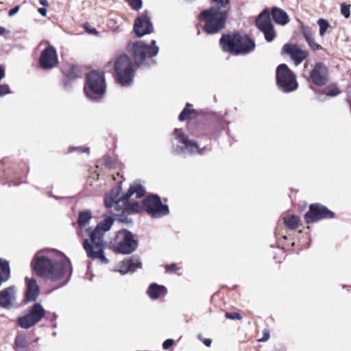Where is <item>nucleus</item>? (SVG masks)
I'll use <instances>...</instances> for the list:
<instances>
[{
	"label": "nucleus",
	"mask_w": 351,
	"mask_h": 351,
	"mask_svg": "<svg viewBox=\"0 0 351 351\" xmlns=\"http://www.w3.org/2000/svg\"><path fill=\"white\" fill-rule=\"evenodd\" d=\"M92 219L90 210H86L79 213L77 218L78 229L77 234L83 239L82 245L87 256L92 260H98L103 264L108 263L109 261L104 254L105 242L104 241V232L109 230L112 225L113 220L110 217L104 219L97 226L92 229L86 228Z\"/></svg>",
	"instance_id": "obj_1"
},
{
	"label": "nucleus",
	"mask_w": 351,
	"mask_h": 351,
	"mask_svg": "<svg viewBox=\"0 0 351 351\" xmlns=\"http://www.w3.org/2000/svg\"><path fill=\"white\" fill-rule=\"evenodd\" d=\"M122 188L117 185L112 188L104 197V204L110 210L111 215L121 221H125L129 215L133 214L132 210L128 209L133 202H138L132 199L143 197L146 191L140 183L134 182L130 185L127 192L122 194Z\"/></svg>",
	"instance_id": "obj_2"
},
{
	"label": "nucleus",
	"mask_w": 351,
	"mask_h": 351,
	"mask_svg": "<svg viewBox=\"0 0 351 351\" xmlns=\"http://www.w3.org/2000/svg\"><path fill=\"white\" fill-rule=\"evenodd\" d=\"M213 6L202 11L198 20L204 23L202 30L213 35L221 32L226 25L231 5L230 0H210Z\"/></svg>",
	"instance_id": "obj_3"
},
{
	"label": "nucleus",
	"mask_w": 351,
	"mask_h": 351,
	"mask_svg": "<svg viewBox=\"0 0 351 351\" xmlns=\"http://www.w3.org/2000/svg\"><path fill=\"white\" fill-rule=\"evenodd\" d=\"M219 46L223 51L239 56L251 53L256 45L247 34L233 32L222 34L219 39Z\"/></svg>",
	"instance_id": "obj_4"
},
{
	"label": "nucleus",
	"mask_w": 351,
	"mask_h": 351,
	"mask_svg": "<svg viewBox=\"0 0 351 351\" xmlns=\"http://www.w3.org/2000/svg\"><path fill=\"white\" fill-rule=\"evenodd\" d=\"M32 265L38 276L49 278L52 280L63 278L70 267V263L67 261H56L45 256L35 257Z\"/></svg>",
	"instance_id": "obj_5"
},
{
	"label": "nucleus",
	"mask_w": 351,
	"mask_h": 351,
	"mask_svg": "<svg viewBox=\"0 0 351 351\" xmlns=\"http://www.w3.org/2000/svg\"><path fill=\"white\" fill-rule=\"evenodd\" d=\"M113 65V77L114 81L122 86H130L133 82L135 69L132 60L126 54L117 56L113 62L109 61L106 68Z\"/></svg>",
	"instance_id": "obj_6"
},
{
	"label": "nucleus",
	"mask_w": 351,
	"mask_h": 351,
	"mask_svg": "<svg viewBox=\"0 0 351 351\" xmlns=\"http://www.w3.org/2000/svg\"><path fill=\"white\" fill-rule=\"evenodd\" d=\"M128 209L133 213L145 211L154 218H160L169 213V206L162 204L158 195H147L141 202H133Z\"/></svg>",
	"instance_id": "obj_7"
},
{
	"label": "nucleus",
	"mask_w": 351,
	"mask_h": 351,
	"mask_svg": "<svg viewBox=\"0 0 351 351\" xmlns=\"http://www.w3.org/2000/svg\"><path fill=\"white\" fill-rule=\"evenodd\" d=\"M84 90L86 95L92 100L101 98L106 92L104 73L96 70L88 72Z\"/></svg>",
	"instance_id": "obj_8"
},
{
	"label": "nucleus",
	"mask_w": 351,
	"mask_h": 351,
	"mask_svg": "<svg viewBox=\"0 0 351 351\" xmlns=\"http://www.w3.org/2000/svg\"><path fill=\"white\" fill-rule=\"evenodd\" d=\"M110 243L114 252L123 254H131L138 246L134 234L125 229L119 231Z\"/></svg>",
	"instance_id": "obj_9"
},
{
	"label": "nucleus",
	"mask_w": 351,
	"mask_h": 351,
	"mask_svg": "<svg viewBox=\"0 0 351 351\" xmlns=\"http://www.w3.org/2000/svg\"><path fill=\"white\" fill-rule=\"evenodd\" d=\"M276 77L277 85L284 92L289 93L298 88L296 77L287 64H281L278 66Z\"/></svg>",
	"instance_id": "obj_10"
},
{
	"label": "nucleus",
	"mask_w": 351,
	"mask_h": 351,
	"mask_svg": "<svg viewBox=\"0 0 351 351\" xmlns=\"http://www.w3.org/2000/svg\"><path fill=\"white\" fill-rule=\"evenodd\" d=\"M133 58L136 65L142 64L147 58L155 56L158 52V47L156 46V41L152 40L151 45L145 44L142 41H136L133 44Z\"/></svg>",
	"instance_id": "obj_11"
},
{
	"label": "nucleus",
	"mask_w": 351,
	"mask_h": 351,
	"mask_svg": "<svg viewBox=\"0 0 351 351\" xmlns=\"http://www.w3.org/2000/svg\"><path fill=\"white\" fill-rule=\"evenodd\" d=\"M193 105L190 103L186 104L185 108L179 114L178 119L180 121H184L188 119H199L201 117L204 123L201 125L202 130L204 132L206 135H211L215 131V127L216 121L213 120H207L204 116L201 114L197 110L191 109Z\"/></svg>",
	"instance_id": "obj_12"
},
{
	"label": "nucleus",
	"mask_w": 351,
	"mask_h": 351,
	"mask_svg": "<svg viewBox=\"0 0 351 351\" xmlns=\"http://www.w3.org/2000/svg\"><path fill=\"white\" fill-rule=\"evenodd\" d=\"M45 315V311L40 303H35L28 309V313L19 317L18 324L23 328L27 329L39 322Z\"/></svg>",
	"instance_id": "obj_13"
},
{
	"label": "nucleus",
	"mask_w": 351,
	"mask_h": 351,
	"mask_svg": "<svg viewBox=\"0 0 351 351\" xmlns=\"http://www.w3.org/2000/svg\"><path fill=\"white\" fill-rule=\"evenodd\" d=\"M335 213L326 206L319 204H311L308 212L304 215V221L307 224L316 223L322 219H332Z\"/></svg>",
	"instance_id": "obj_14"
},
{
	"label": "nucleus",
	"mask_w": 351,
	"mask_h": 351,
	"mask_svg": "<svg viewBox=\"0 0 351 351\" xmlns=\"http://www.w3.org/2000/svg\"><path fill=\"white\" fill-rule=\"evenodd\" d=\"M256 25L264 34L265 40L271 42L276 38V34L270 19V11L265 9L256 18Z\"/></svg>",
	"instance_id": "obj_15"
},
{
	"label": "nucleus",
	"mask_w": 351,
	"mask_h": 351,
	"mask_svg": "<svg viewBox=\"0 0 351 351\" xmlns=\"http://www.w3.org/2000/svg\"><path fill=\"white\" fill-rule=\"evenodd\" d=\"M308 81L317 86H324L329 81V72L326 65L323 62L315 64L310 72Z\"/></svg>",
	"instance_id": "obj_16"
},
{
	"label": "nucleus",
	"mask_w": 351,
	"mask_h": 351,
	"mask_svg": "<svg viewBox=\"0 0 351 351\" xmlns=\"http://www.w3.org/2000/svg\"><path fill=\"white\" fill-rule=\"evenodd\" d=\"M59 63L56 49L52 45L47 46L42 52L39 58V64L45 70L55 67Z\"/></svg>",
	"instance_id": "obj_17"
},
{
	"label": "nucleus",
	"mask_w": 351,
	"mask_h": 351,
	"mask_svg": "<svg viewBox=\"0 0 351 351\" xmlns=\"http://www.w3.org/2000/svg\"><path fill=\"white\" fill-rule=\"evenodd\" d=\"M282 53L289 55L295 65L302 63L309 55L307 50L302 49L297 45L290 43L283 45Z\"/></svg>",
	"instance_id": "obj_18"
},
{
	"label": "nucleus",
	"mask_w": 351,
	"mask_h": 351,
	"mask_svg": "<svg viewBox=\"0 0 351 351\" xmlns=\"http://www.w3.org/2000/svg\"><path fill=\"white\" fill-rule=\"evenodd\" d=\"M134 31L138 37L152 32L153 27L149 17L146 15L138 17L134 21Z\"/></svg>",
	"instance_id": "obj_19"
},
{
	"label": "nucleus",
	"mask_w": 351,
	"mask_h": 351,
	"mask_svg": "<svg viewBox=\"0 0 351 351\" xmlns=\"http://www.w3.org/2000/svg\"><path fill=\"white\" fill-rule=\"evenodd\" d=\"M62 84L64 87L69 86L76 80L82 77L80 67L76 64H70L66 69L62 71Z\"/></svg>",
	"instance_id": "obj_20"
},
{
	"label": "nucleus",
	"mask_w": 351,
	"mask_h": 351,
	"mask_svg": "<svg viewBox=\"0 0 351 351\" xmlns=\"http://www.w3.org/2000/svg\"><path fill=\"white\" fill-rule=\"evenodd\" d=\"M16 301V291L14 286L6 287L0 291V307L10 308Z\"/></svg>",
	"instance_id": "obj_21"
},
{
	"label": "nucleus",
	"mask_w": 351,
	"mask_h": 351,
	"mask_svg": "<svg viewBox=\"0 0 351 351\" xmlns=\"http://www.w3.org/2000/svg\"><path fill=\"white\" fill-rule=\"evenodd\" d=\"M26 283L25 299L27 302L35 301L40 293V288L34 278L26 277L25 278Z\"/></svg>",
	"instance_id": "obj_22"
},
{
	"label": "nucleus",
	"mask_w": 351,
	"mask_h": 351,
	"mask_svg": "<svg viewBox=\"0 0 351 351\" xmlns=\"http://www.w3.org/2000/svg\"><path fill=\"white\" fill-rule=\"evenodd\" d=\"M300 29L306 43L313 51H317L323 49L322 45L315 42L313 38V32L311 27L305 25L302 22H300Z\"/></svg>",
	"instance_id": "obj_23"
},
{
	"label": "nucleus",
	"mask_w": 351,
	"mask_h": 351,
	"mask_svg": "<svg viewBox=\"0 0 351 351\" xmlns=\"http://www.w3.org/2000/svg\"><path fill=\"white\" fill-rule=\"evenodd\" d=\"M141 263L138 258L132 256L128 258H125L120 263L119 272L122 274H125L129 271L134 272L138 268L141 267Z\"/></svg>",
	"instance_id": "obj_24"
},
{
	"label": "nucleus",
	"mask_w": 351,
	"mask_h": 351,
	"mask_svg": "<svg viewBox=\"0 0 351 351\" xmlns=\"http://www.w3.org/2000/svg\"><path fill=\"white\" fill-rule=\"evenodd\" d=\"M174 134L179 143L184 144V148L191 154L195 153L197 149V143L195 141L190 140L187 135L183 133L181 130L176 128Z\"/></svg>",
	"instance_id": "obj_25"
},
{
	"label": "nucleus",
	"mask_w": 351,
	"mask_h": 351,
	"mask_svg": "<svg viewBox=\"0 0 351 351\" xmlns=\"http://www.w3.org/2000/svg\"><path fill=\"white\" fill-rule=\"evenodd\" d=\"M30 343L25 333H18L14 341L13 349L14 351H28Z\"/></svg>",
	"instance_id": "obj_26"
},
{
	"label": "nucleus",
	"mask_w": 351,
	"mask_h": 351,
	"mask_svg": "<svg viewBox=\"0 0 351 351\" xmlns=\"http://www.w3.org/2000/svg\"><path fill=\"white\" fill-rule=\"evenodd\" d=\"M273 20L277 24L285 25L289 22V18L287 12L281 8L274 7L270 12Z\"/></svg>",
	"instance_id": "obj_27"
},
{
	"label": "nucleus",
	"mask_w": 351,
	"mask_h": 351,
	"mask_svg": "<svg viewBox=\"0 0 351 351\" xmlns=\"http://www.w3.org/2000/svg\"><path fill=\"white\" fill-rule=\"evenodd\" d=\"M167 293V290L165 286L159 285L156 283H152L147 290V294L152 300L163 297Z\"/></svg>",
	"instance_id": "obj_28"
},
{
	"label": "nucleus",
	"mask_w": 351,
	"mask_h": 351,
	"mask_svg": "<svg viewBox=\"0 0 351 351\" xmlns=\"http://www.w3.org/2000/svg\"><path fill=\"white\" fill-rule=\"evenodd\" d=\"M10 278V268L9 262L0 258V287Z\"/></svg>",
	"instance_id": "obj_29"
},
{
	"label": "nucleus",
	"mask_w": 351,
	"mask_h": 351,
	"mask_svg": "<svg viewBox=\"0 0 351 351\" xmlns=\"http://www.w3.org/2000/svg\"><path fill=\"white\" fill-rule=\"evenodd\" d=\"M282 219L285 226L292 230H295L300 223V217L295 215H287Z\"/></svg>",
	"instance_id": "obj_30"
},
{
	"label": "nucleus",
	"mask_w": 351,
	"mask_h": 351,
	"mask_svg": "<svg viewBox=\"0 0 351 351\" xmlns=\"http://www.w3.org/2000/svg\"><path fill=\"white\" fill-rule=\"evenodd\" d=\"M341 93V90L338 87H337L335 85H330L327 86L324 90H323V93L330 96V97H335Z\"/></svg>",
	"instance_id": "obj_31"
},
{
	"label": "nucleus",
	"mask_w": 351,
	"mask_h": 351,
	"mask_svg": "<svg viewBox=\"0 0 351 351\" xmlns=\"http://www.w3.org/2000/svg\"><path fill=\"white\" fill-rule=\"evenodd\" d=\"M317 24L319 27V35L323 36L326 34L330 24L328 21L324 19H319L317 21Z\"/></svg>",
	"instance_id": "obj_32"
},
{
	"label": "nucleus",
	"mask_w": 351,
	"mask_h": 351,
	"mask_svg": "<svg viewBox=\"0 0 351 351\" xmlns=\"http://www.w3.org/2000/svg\"><path fill=\"white\" fill-rule=\"evenodd\" d=\"M117 161L111 156H105L104 165L108 169H114L117 167Z\"/></svg>",
	"instance_id": "obj_33"
},
{
	"label": "nucleus",
	"mask_w": 351,
	"mask_h": 351,
	"mask_svg": "<svg viewBox=\"0 0 351 351\" xmlns=\"http://www.w3.org/2000/svg\"><path fill=\"white\" fill-rule=\"evenodd\" d=\"M134 10H138L142 8V0H125Z\"/></svg>",
	"instance_id": "obj_34"
},
{
	"label": "nucleus",
	"mask_w": 351,
	"mask_h": 351,
	"mask_svg": "<svg viewBox=\"0 0 351 351\" xmlns=\"http://www.w3.org/2000/svg\"><path fill=\"white\" fill-rule=\"evenodd\" d=\"M180 269L176 263H171L165 266V272L168 274H176Z\"/></svg>",
	"instance_id": "obj_35"
},
{
	"label": "nucleus",
	"mask_w": 351,
	"mask_h": 351,
	"mask_svg": "<svg viewBox=\"0 0 351 351\" xmlns=\"http://www.w3.org/2000/svg\"><path fill=\"white\" fill-rule=\"evenodd\" d=\"M350 5H348L346 3H341V13L346 19L349 18L350 16Z\"/></svg>",
	"instance_id": "obj_36"
},
{
	"label": "nucleus",
	"mask_w": 351,
	"mask_h": 351,
	"mask_svg": "<svg viewBox=\"0 0 351 351\" xmlns=\"http://www.w3.org/2000/svg\"><path fill=\"white\" fill-rule=\"evenodd\" d=\"M74 151H76L79 153H86L87 154H90V149L88 147H70L68 149L69 152H73Z\"/></svg>",
	"instance_id": "obj_37"
},
{
	"label": "nucleus",
	"mask_w": 351,
	"mask_h": 351,
	"mask_svg": "<svg viewBox=\"0 0 351 351\" xmlns=\"http://www.w3.org/2000/svg\"><path fill=\"white\" fill-rule=\"evenodd\" d=\"M225 317L229 319H239L241 320L242 319V316L237 312H226L225 314Z\"/></svg>",
	"instance_id": "obj_38"
},
{
	"label": "nucleus",
	"mask_w": 351,
	"mask_h": 351,
	"mask_svg": "<svg viewBox=\"0 0 351 351\" xmlns=\"http://www.w3.org/2000/svg\"><path fill=\"white\" fill-rule=\"evenodd\" d=\"M84 28L86 30V32H87L88 33H89L90 34H93V35H96V36H98V34H99L98 31L95 27L90 25V24L88 23H86L84 25Z\"/></svg>",
	"instance_id": "obj_39"
},
{
	"label": "nucleus",
	"mask_w": 351,
	"mask_h": 351,
	"mask_svg": "<svg viewBox=\"0 0 351 351\" xmlns=\"http://www.w3.org/2000/svg\"><path fill=\"white\" fill-rule=\"evenodd\" d=\"M10 89L8 84H0V97L10 93Z\"/></svg>",
	"instance_id": "obj_40"
},
{
	"label": "nucleus",
	"mask_w": 351,
	"mask_h": 351,
	"mask_svg": "<svg viewBox=\"0 0 351 351\" xmlns=\"http://www.w3.org/2000/svg\"><path fill=\"white\" fill-rule=\"evenodd\" d=\"M269 330L267 328H265L263 331V337L258 339V341L265 342L269 339Z\"/></svg>",
	"instance_id": "obj_41"
},
{
	"label": "nucleus",
	"mask_w": 351,
	"mask_h": 351,
	"mask_svg": "<svg viewBox=\"0 0 351 351\" xmlns=\"http://www.w3.org/2000/svg\"><path fill=\"white\" fill-rule=\"evenodd\" d=\"M174 344V341L172 339L165 340L162 343V348L164 350H169Z\"/></svg>",
	"instance_id": "obj_42"
},
{
	"label": "nucleus",
	"mask_w": 351,
	"mask_h": 351,
	"mask_svg": "<svg viewBox=\"0 0 351 351\" xmlns=\"http://www.w3.org/2000/svg\"><path fill=\"white\" fill-rule=\"evenodd\" d=\"M21 6L19 5H16L14 8H12L8 12V16L10 17L15 15L20 10Z\"/></svg>",
	"instance_id": "obj_43"
},
{
	"label": "nucleus",
	"mask_w": 351,
	"mask_h": 351,
	"mask_svg": "<svg viewBox=\"0 0 351 351\" xmlns=\"http://www.w3.org/2000/svg\"><path fill=\"white\" fill-rule=\"evenodd\" d=\"M199 339L207 346L210 347L212 343V340L210 339H202L200 336H199Z\"/></svg>",
	"instance_id": "obj_44"
},
{
	"label": "nucleus",
	"mask_w": 351,
	"mask_h": 351,
	"mask_svg": "<svg viewBox=\"0 0 351 351\" xmlns=\"http://www.w3.org/2000/svg\"><path fill=\"white\" fill-rule=\"evenodd\" d=\"M38 11L43 16H45L47 15V10L45 8H40Z\"/></svg>",
	"instance_id": "obj_45"
},
{
	"label": "nucleus",
	"mask_w": 351,
	"mask_h": 351,
	"mask_svg": "<svg viewBox=\"0 0 351 351\" xmlns=\"http://www.w3.org/2000/svg\"><path fill=\"white\" fill-rule=\"evenodd\" d=\"M206 149V147H202V148H199V147L197 146V149H196L195 153H197L199 155H202L204 153Z\"/></svg>",
	"instance_id": "obj_46"
},
{
	"label": "nucleus",
	"mask_w": 351,
	"mask_h": 351,
	"mask_svg": "<svg viewBox=\"0 0 351 351\" xmlns=\"http://www.w3.org/2000/svg\"><path fill=\"white\" fill-rule=\"evenodd\" d=\"M39 3L44 7H48L49 5L47 0H39Z\"/></svg>",
	"instance_id": "obj_47"
},
{
	"label": "nucleus",
	"mask_w": 351,
	"mask_h": 351,
	"mask_svg": "<svg viewBox=\"0 0 351 351\" xmlns=\"http://www.w3.org/2000/svg\"><path fill=\"white\" fill-rule=\"evenodd\" d=\"M5 77V71L3 68L0 66V80H1Z\"/></svg>",
	"instance_id": "obj_48"
},
{
	"label": "nucleus",
	"mask_w": 351,
	"mask_h": 351,
	"mask_svg": "<svg viewBox=\"0 0 351 351\" xmlns=\"http://www.w3.org/2000/svg\"><path fill=\"white\" fill-rule=\"evenodd\" d=\"M5 32V28L3 27H0V35L4 34Z\"/></svg>",
	"instance_id": "obj_49"
},
{
	"label": "nucleus",
	"mask_w": 351,
	"mask_h": 351,
	"mask_svg": "<svg viewBox=\"0 0 351 351\" xmlns=\"http://www.w3.org/2000/svg\"><path fill=\"white\" fill-rule=\"evenodd\" d=\"M3 165H4V162L3 161L0 162V169H1L3 168Z\"/></svg>",
	"instance_id": "obj_50"
},
{
	"label": "nucleus",
	"mask_w": 351,
	"mask_h": 351,
	"mask_svg": "<svg viewBox=\"0 0 351 351\" xmlns=\"http://www.w3.org/2000/svg\"><path fill=\"white\" fill-rule=\"evenodd\" d=\"M282 238H283L284 239H287V236H283V237H282Z\"/></svg>",
	"instance_id": "obj_51"
}]
</instances>
